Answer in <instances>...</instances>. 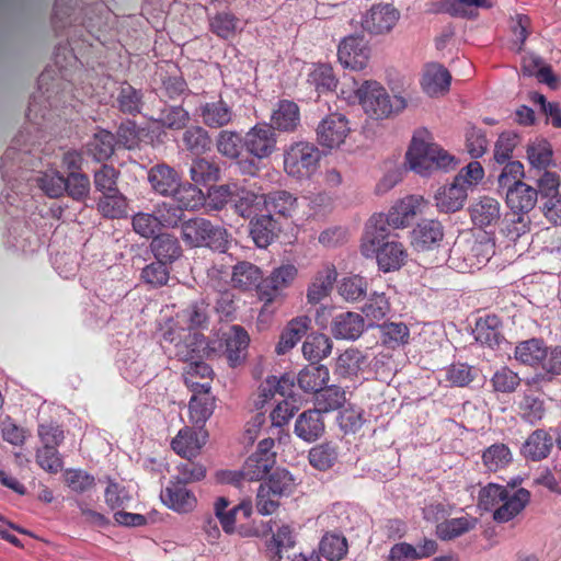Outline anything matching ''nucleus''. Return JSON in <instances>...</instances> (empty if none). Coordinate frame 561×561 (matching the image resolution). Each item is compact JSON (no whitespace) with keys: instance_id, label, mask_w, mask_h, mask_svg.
Here are the masks:
<instances>
[{"instance_id":"1","label":"nucleus","mask_w":561,"mask_h":561,"mask_svg":"<svg viewBox=\"0 0 561 561\" xmlns=\"http://www.w3.org/2000/svg\"><path fill=\"white\" fill-rule=\"evenodd\" d=\"M408 168L422 175L427 176L436 170H453L457 165L454 156L443 149L439 145L413 137L405 153Z\"/></svg>"},{"instance_id":"2","label":"nucleus","mask_w":561,"mask_h":561,"mask_svg":"<svg viewBox=\"0 0 561 561\" xmlns=\"http://www.w3.org/2000/svg\"><path fill=\"white\" fill-rule=\"evenodd\" d=\"M359 104L370 118L382 119L393 113L403 111L408 102L402 95H394L391 100L381 83L375 80H366L362 83Z\"/></svg>"},{"instance_id":"3","label":"nucleus","mask_w":561,"mask_h":561,"mask_svg":"<svg viewBox=\"0 0 561 561\" xmlns=\"http://www.w3.org/2000/svg\"><path fill=\"white\" fill-rule=\"evenodd\" d=\"M183 241L192 247H209L220 249L226 243L227 231L214 226L209 220L201 217L186 220L181 226Z\"/></svg>"},{"instance_id":"4","label":"nucleus","mask_w":561,"mask_h":561,"mask_svg":"<svg viewBox=\"0 0 561 561\" xmlns=\"http://www.w3.org/2000/svg\"><path fill=\"white\" fill-rule=\"evenodd\" d=\"M321 159L319 149L309 142H297L284 156V169L288 175L307 178L311 175Z\"/></svg>"},{"instance_id":"5","label":"nucleus","mask_w":561,"mask_h":561,"mask_svg":"<svg viewBox=\"0 0 561 561\" xmlns=\"http://www.w3.org/2000/svg\"><path fill=\"white\" fill-rule=\"evenodd\" d=\"M351 133L348 119L337 113L325 116L317 126L318 144L328 149L340 148Z\"/></svg>"},{"instance_id":"6","label":"nucleus","mask_w":561,"mask_h":561,"mask_svg":"<svg viewBox=\"0 0 561 561\" xmlns=\"http://www.w3.org/2000/svg\"><path fill=\"white\" fill-rule=\"evenodd\" d=\"M337 59L344 68L362 71L369 64L370 48L363 36L350 35L340 42Z\"/></svg>"},{"instance_id":"7","label":"nucleus","mask_w":561,"mask_h":561,"mask_svg":"<svg viewBox=\"0 0 561 561\" xmlns=\"http://www.w3.org/2000/svg\"><path fill=\"white\" fill-rule=\"evenodd\" d=\"M427 205V201L421 195H408L399 199L388 213L389 225L394 229L410 225L416 216L424 213Z\"/></svg>"},{"instance_id":"8","label":"nucleus","mask_w":561,"mask_h":561,"mask_svg":"<svg viewBox=\"0 0 561 561\" xmlns=\"http://www.w3.org/2000/svg\"><path fill=\"white\" fill-rule=\"evenodd\" d=\"M495 253V242L490 233L480 230L466 240L465 260L471 268H480Z\"/></svg>"},{"instance_id":"9","label":"nucleus","mask_w":561,"mask_h":561,"mask_svg":"<svg viewBox=\"0 0 561 561\" xmlns=\"http://www.w3.org/2000/svg\"><path fill=\"white\" fill-rule=\"evenodd\" d=\"M160 499L168 508L180 514H187L197 505L195 494L186 488V484L173 480L161 492Z\"/></svg>"},{"instance_id":"10","label":"nucleus","mask_w":561,"mask_h":561,"mask_svg":"<svg viewBox=\"0 0 561 561\" xmlns=\"http://www.w3.org/2000/svg\"><path fill=\"white\" fill-rule=\"evenodd\" d=\"M248 152L259 159L268 157L276 147L273 128L268 125H255L243 138Z\"/></svg>"},{"instance_id":"11","label":"nucleus","mask_w":561,"mask_h":561,"mask_svg":"<svg viewBox=\"0 0 561 561\" xmlns=\"http://www.w3.org/2000/svg\"><path fill=\"white\" fill-rule=\"evenodd\" d=\"M400 19V12L391 4L374 5L363 19V27L373 34L390 32Z\"/></svg>"},{"instance_id":"12","label":"nucleus","mask_w":561,"mask_h":561,"mask_svg":"<svg viewBox=\"0 0 561 561\" xmlns=\"http://www.w3.org/2000/svg\"><path fill=\"white\" fill-rule=\"evenodd\" d=\"M207 435L202 431H195L191 427H184L179 431L172 439V449L181 457L192 459L199 455L203 446L206 444Z\"/></svg>"},{"instance_id":"13","label":"nucleus","mask_w":561,"mask_h":561,"mask_svg":"<svg viewBox=\"0 0 561 561\" xmlns=\"http://www.w3.org/2000/svg\"><path fill=\"white\" fill-rule=\"evenodd\" d=\"M179 173L168 164H157L148 172V182L159 195L171 196L180 185Z\"/></svg>"},{"instance_id":"14","label":"nucleus","mask_w":561,"mask_h":561,"mask_svg":"<svg viewBox=\"0 0 561 561\" xmlns=\"http://www.w3.org/2000/svg\"><path fill=\"white\" fill-rule=\"evenodd\" d=\"M226 355L231 367L241 365L247 358V350L250 343V336L247 331L233 325L225 333Z\"/></svg>"},{"instance_id":"15","label":"nucleus","mask_w":561,"mask_h":561,"mask_svg":"<svg viewBox=\"0 0 561 561\" xmlns=\"http://www.w3.org/2000/svg\"><path fill=\"white\" fill-rule=\"evenodd\" d=\"M530 501V493L526 489H518L513 494L506 490L502 505L493 512V519L497 523H507L519 515Z\"/></svg>"},{"instance_id":"16","label":"nucleus","mask_w":561,"mask_h":561,"mask_svg":"<svg viewBox=\"0 0 561 561\" xmlns=\"http://www.w3.org/2000/svg\"><path fill=\"white\" fill-rule=\"evenodd\" d=\"M468 197V192L453 181L449 184L440 186L435 195L436 207L443 213H456L460 210Z\"/></svg>"},{"instance_id":"17","label":"nucleus","mask_w":561,"mask_h":561,"mask_svg":"<svg viewBox=\"0 0 561 561\" xmlns=\"http://www.w3.org/2000/svg\"><path fill=\"white\" fill-rule=\"evenodd\" d=\"M451 76L449 71L439 64L426 66L422 79V88L430 96H440L449 91Z\"/></svg>"},{"instance_id":"18","label":"nucleus","mask_w":561,"mask_h":561,"mask_svg":"<svg viewBox=\"0 0 561 561\" xmlns=\"http://www.w3.org/2000/svg\"><path fill=\"white\" fill-rule=\"evenodd\" d=\"M365 322L360 314L346 311L332 320L331 332L335 339L356 340L364 332Z\"/></svg>"},{"instance_id":"19","label":"nucleus","mask_w":561,"mask_h":561,"mask_svg":"<svg viewBox=\"0 0 561 561\" xmlns=\"http://www.w3.org/2000/svg\"><path fill=\"white\" fill-rule=\"evenodd\" d=\"M538 192L526 183H517L506 191V203L514 214L528 213L536 206Z\"/></svg>"},{"instance_id":"20","label":"nucleus","mask_w":561,"mask_h":561,"mask_svg":"<svg viewBox=\"0 0 561 561\" xmlns=\"http://www.w3.org/2000/svg\"><path fill=\"white\" fill-rule=\"evenodd\" d=\"M263 279V273L256 265L242 261L232 267L231 285L233 288L250 291L257 288Z\"/></svg>"},{"instance_id":"21","label":"nucleus","mask_w":561,"mask_h":561,"mask_svg":"<svg viewBox=\"0 0 561 561\" xmlns=\"http://www.w3.org/2000/svg\"><path fill=\"white\" fill-rule=\"evenodd\" d=\"M311 320L306 317H297L288 322L285 330L280 334L279 341L276 345V353L278 355L286 354L305 336L310 328Z\"/></svg>"},{"instance_id":"22","label":"nucleus","mask_w":561,"mask_h":561,"mask_svg":"<svg viewBox=\"0 0 561 561\" xmlns=\"http://www.w3.org/2000/svg\"><path fill=\"white\" fill-rule=\"evenodd\" d=\"M388 216L373 217L362 243V252L366 257L374 256L378 247L388 242Z\"/></svg>"},{"instance_id":"23","label":"nucleus","mask_w":561,"mask_h":561,"mask_svg":"<svg viewBox=\"0 0 561 561\" xmlns=\"http://www.w3.org/2000/svg\"><path fill=\"white\" fill-rule=\"evenodd\" d=\"M443 227L436 220H424L412 231V245L420 251L430 250L443 239Z\"/></svg>"},{"instance_id":"24","label":"nucleus","mask_w":561,"mask_h":561,"mask_svg":"<svg viewBox=\"0 0 561 561\" xmlns=\"http://www.w3.org/2000/svg\"><path fill=\"white\" fill-rule=\"evenodd\" d=\"M336 270L332 265H328L317 273L312 283L309 285L307 290V299L310 304H319L321 300L327 298L336 280Z\"/></svg>"},{"instance_id":"25","label":"nucleus","mask_w":561,"mask_h":561,"mask_svg":"<svg viewBox=\"0 0 561 561\" xmlns=\"http://www.w3.org/2000/svg\"><path fill=\"white\" fill-rule=\"evenodd\" d=\"M552 446L551 436L543 430H536L523 444L522 454L527 459L540 461L549 456Z\"/></svg>"},{"instance_id":"26","label":"nucleus","mask_w":561,"mask_h":561,"mask_svg":"<svg viewBox=\"0 0 561 561\" xmlns=\"http://www.w3.org/2000/svg\"><path fill=\"white\" fill-rule=\"evenodd\" d=\"M203 123L209 128H221L232 121V110L222 100L207 102L201 106Z\"/></svg>"},{"instance_id":"27","label":"nucleus","mask_w":561,"mask_h":561,"mask_svg":"<svg viewBox=\"0 0 561 561\" xmlns=\"http://www.w3.org/2000/svg\"><path fill=\"white\" fill-rule=\"evenodd\" d=\"M374 255L379 267L385 272L400 268L407 256L403 245L394 240L382 243Z\"/></svg>"},{"instance_id":"28","label":"nucleus","mask_w":561,"mask_h":561,"mask_svg":"<svg viewBox=\"0 0 561 561\" xmlns=\"http://www.w3.org/2000/svg\"><path fill=\"white\" fill-rule=\"evenodd\" d=\"M470 215L472 221L480 227L494 225L501 218L500 203L492 197H482L471 206Z\"/></svg>"},{"instance_id":"29","label":"nucleus","mask_w":561,"mask_h":561,"mask_svg":"<svg viewBox=\"0 0 561 561\" xmlns=\"http://www.w3.org/2000/svg\"><path fill=\"white\" fill-rule=\"evenodd\" d=\"M514 356L524 365L537 367L548 356V347L541 340L530 339L515 347Z\"/></svg>"},{"instance_id":"30","label":"nucleus","mask_w":561,"mask_h":561,"mask_svg":"<svg viewBox=\"0 0 561 561\" xmlns=\"http://www.w3.org/2000/svg\"><path fill=\"white\" fill-rule=\"evenodd\" d=\"M472 8H491V3L488 0H442L433 4V12L471 18Z\"/></svg>"},{"instance_id":"31","label":"nucleus","mask_w":561,"mask_h":561,"mask_svg":"<svg viewBox=\"0 0 561 561\" xmlns=\"http://www.w3.org/2000/svg\"><path fill=\"white\" fill-rule=\"evenodd\" d=\"M324 431L320 412L309 410L299 415L295 424V433L306 442L316 440Z\"/></svg>"},{"instance_id":"32","label":"nucleus","mask_w":561,"mask_h":561,"mask_svg":"<svg viewBox=\"0 0 561 561\" xmlns=\"http://www.w3.org/2000/svg\"><path fill=\"white\" fill-rule=\"evenodd\" d=\"M502 321L495 316H486L480 318L474 327L473 335L477 342L489 347H494L499 344L501 337Z\"/></svg>"},{"instance_id":"33","label":"nucleus","mask_w":561,"mask_h":561,"mask_svg":"<svg viewBox=\"0 0 561 561\" xmlns=\"http://www.w3.org/2000/svg\"><path fill=\"white\" fill-rule=\"evenodd\" d=\"M194 394L190 400V420L196 425L204 424L213 414L215 399L210 391L192 390Z\"/></svg>"},{"instance_id":"34","label":"nucleus","mask_w":561,"mask_h":561,"mask_svg":"<svg viewBox=\"0 0 561 561\" xmlns=\"http://www.w3.org/2000/svg\"><path fill=\"white\" fill-rule=\"evenodd\" d=\"M213 369L203 362H190L185 368V383L191 390L210 391Z\"/></svg>"},{"instance_id":"35","label":"nucleus","mask_w":561,"mask_h":561,"mask_svg":"<svg viewBox=\"0 0 561 561\" xmlns=\"http://www.w3.org/2000/svg\"><path fill=\"white\" fill-rule=\"evenodd\" d=\"M150 249L156 259L164 263H171L182 254L178 239L168 233L156 236L150 243Z\"/></svg>"},{"instance_id":"36","label":"nucleus","mask_w":561,"mask_h":561,"mask_svg":"<svg viewBox=\"0 0 561 561\" xmlns=\"http://www.w3.org/2000/svg\"><path fill=\"white\" fill-rule=\"evenodd\" d=\"M329 370L323 365H310L298 375L299 387L307 392L318 393L329 381Z\"/></svg>"},{"instance_id":"37","label":"nucleus","mask_w":561,"mask_h":561,"mask_svg":"<svg viewBox=\"0 0 561 561\" xmlns=\"http://www.w3.org/2000/svg\"><path fill=\"white\" fill-rule=\"evenodd\" d=\"M265 209L271 214L275 213L289 217L297 208V198L286 191H275L262 195Z\"/></svg>"},{"instance_id":"38","label":"nucleus","mask_w":561,"mask_h":561,"mask_svg":"<svg viewBox=\"0 0 561 561\" xmlns=\"http://www.w3.org/2000/svg\"><path fill=\"white\" fill-rule=\"evenodd\" d=\"M251 236L259 248L268 247L277 236V225L271 215H262L251 222Z\"/></svg>"},{"instance_id":"39","label":"nucleus","mask_w":561,"mask_h":561,"mask_svg":"<svg viewBox=\"0 0 561 561\" xmlns=\"http://www.w3.org/2000/svg\"><path fill=\"white\" fill-rule=\"evenodd\" d=\"M299 107L296 103L283 100L273 112L272 122L280 130H293L299 124Z\"/></svg>"},{"instance_id":"40","label":"nucleus","mask_w":561,"mask_h":561,"mask_svg":"<svg viewBox=\"0 0 561 561\" xmlns=\"http://www.w3.org/2000/svg\"><path fill=\"white\" fill-rule=\"evenodd\" d=\"M477 522V518L471 516L447 519L437 525L436 535L442 540H451L472 530L476 527Z\"/></svg>"},{"instance_id":"41","label":"nucleus","mask_w":561,"mask_h":561,"mask_svg":"<svg viewBox=\"0 0 561 561\" xmlns=\"http://www.w3.org/2000/svg\"><path fill=\"white\" fill-rule=\"evenodd\" d=\"M190 178L196 185L216 182L220 178V169L214 161L195 158L190 167Z\"/></svg>"},{"instance_id":"42","label":"nucleus","mask_w":561,"mask_h":561,"mask_svg":"<svg viewBox=\"0 0 561 561\" xmlns=\"http://www.w3.org/2000/svg\"><path fill=\"white\" fill-rule=\"evenodd\" d=\"M319 551L330 561H340L347 554V539L335 533H327L319 543Z\"/></svg>"},{"instance_id":"43","label":"nucleus","mask_w":561,"mask_h":561,"mask_svg":"<svg viewBox=\"0 0 561 561\" xmlns=\"http://www.w3.org/2000/svg\"><path fill=\"white\" fill-rule=\"evenodd\" d=\"M346 401L345 391L336 386L322 388L316 394V410L321 412H331L343 407Z\"/></svg>"},{"instance_id":"44","label":"nucleus","mask_w":561,"mask_h":561,"mask_svg":"<svg viewBox=\"0 0 561 561\" xmlns=\"http://www.w3.org/2000/svg\"><path fill=\"white\" fill-rule=\"evenodd\" d=\"M332 342L324 334L309 336L302 344V354L310 362H319L330 355Z\"/></svg>"},{"instance_id":"45","label":"nucleus","mask_w":561,"mask_h":561,"mask_svg":"<svg viewBox=\"0 0 561 561\" xmlns=\"http://www.w3.org/2000/svg\"><path fill=\"white\" fill-rule=\"evenodd\" d=\"M275 461L271 458H263L252 454L244 462L240 474L249 481L262 480L273 468Z\"/></svg>"},{"instance_id":"46","label":"nucleus","mask_w":561,"mask_h":561,"mask_svg":"<svg viewBox=\"0 0 561 561\" xmlns=\"http://www.w3.org/2000/svg\"><path fill=\"white\" fill-rule=\"evenodd\" d=\"M512 459L511 449L502 443L491 445L482 454L483 465L493 472L506 467Z\"/></svg>"},{"instance_id":"47","label":"nucleus","mask_w":561,"mask_h":561,"mask_svg":"<svg viewBox=\"0 0 561 561\" xmlns=\"http://www.w3.org/2000/svg\"><path fill=\"white\" fill-rule=\"evenodd\" d=\"M365 363V356L356 348L345 350L336 359L335 370L343 377L357 376Z\"/></svg>"},{"instance_id":"48","label":"nucleus","mask_w":561,"mask_h":561,"mask_svg":"<svg viewBox=\"0 0 561 561\" xmlns=\"http://www.w3.org/2000/svg\"><path fill=\"white\" fill-rule=\"evenodd\" d=\"M114 148L115 136L107 130L94 134V137L88 145L89 152L96 161L107 160L113 154Z\"/></svg>"},{"instance_id":"49","label":"nucleus","mask_w":561,"mask_h":561,"mask_svg":"<svg viewBox=\"0 0 561 561\" xmlns=\"http://www.w3.org/2000/svg\"><path fill=\"white\" fill-rule=\"evenodd\" d=\"M182 209H195L204 202V194L196 184L182 183L172 195Z\"/></svg>"},{"instance_id":"50","label":"nucleus","mask_w":561,"mask_h":561,"mask_svg":"<svg viewBox=\"0 0 561 561\" xmlns=\"http://www.w3.org/2000/svg\"><path fill=\"white\" fill-rule=\"evenodd\" d=\"M379 328L381 330V341L383 345L390 348L404 345L409 341V328L402 322H387Z\"/></svg>"},{"instance_id":"51","label":"nucleus","mask_w":561,"mask_h":561,"mask_svg":"<svg viewBox=\"0 0 561 561\" xmlns=\"http://www.w3.org/2000/svg\"><path fill=\"white\" fill-rule=\"evenodd\" d=\"M99 211L107 218H122L127 214V199L119 192L103 195L98 203Z\"/></svg>"},{"instance_id":"52","label":"nucleus","mask_w":561,"mask_h":561,"mask_svg":"<svg viewBox=\"0 0 561 561\" xmlns=\"http://www.w3.org/2000/svg\"><path fill=\"white\" fill-rule=\"evenodd\" d=\"M183 142L187 150L202 154L211 147V138L207 130L201 126H193L183 134Z\"/></svg>"},{"instance_id":"53","label":"nucleus","mask_w":561,"mask_h":561,"mask_svg":"<svg viewBox=\"0 0 561 561\" xmlns=\"http://www.w3.org/2000/svg\"><path fill=\"white\" fill-rule=\"evenodd\" d=\"M243 138L233 130H221L216 139L217 150L229 159H237L240 156Z\"/></svg>"},{"instance_id":"54","label":"nucleus","mask_w":561,"mask_h":561,"mask_svg":"<svg viewBox=\"0 0 561 561\" xmlns=\"http://www.w3.org/2000/svg\"><path fill=\"white\" fill-rule=\"evenodd\" d=\"M531 220L529 215L512 214L506 219L503 233L510 242L515 243L522 237L528 236L530 232Z\"/></svg>"},{"instance_id":"55","label":"nucleus","mask_w":561,"mask_h":561,"mask_svg":"<svg viewBox=\"0 0 561 561\" xmlns=\"http://www.w3.org/2000/svg\"><path fill=\"white\" fill-rule=\"evenodd\" d=\"M527 158L534 168L545 171L548 167L553 164L552 147L546 140L533 144L527 149Z\"/></svg>"},{"instance_id":"56","label":"nucleus","mask_w":561,"mask_h":561,"mask_svg":"<svg viewBox=\"0 0 561 561\" xmlns=\"http://www.w3.org/2000/svg\"><path fill=\"white\" fill-rule=\"evenodd\" d=\"M260 486L272 489L282 495L287 496L294 490L295 480L289 471L283 468H277L263 483L260 484Z\"/></svg>"},{"instance_id":"57","label":"nucleus","mask_w":561,"mask_h":561,"mask_svg":"<svg viewBox=\"0 0 561 561\" xmlns=\"http://www.w3.org/2000/svg\"><path fill=\"white\" fill-rule=\"evenodd\" d=\"M337 459L336 448L325 443L312 447L309 451V461L319 470H328Z\"/></svg>"},{"instance_id":"58","label":"nucleus","mask_w":561,"mask_h":561,"mask_svg":"<svg viewBox=\"0 0 561 561\" xmlns=\"http://www.w3.org/2000/svg\"><path fill=\"white\" fill-rule=\"evenodd\" d=\"M185 459V461L176 466V474L173 481L187 484L203 480L206 477L205 466L199 462H194L188 458Z\"/></svg>"},{"instance_id":"59","label":"nucleus","mask_w":561,"mask_h":561,"mask_svg":"<svg viewBox=\"0 0 561 561\" xmlns=\"http://www.w3.org/2000/svg\"><path fill=\"white\" fill-rule=\"evenodd\" d=\"M118 176L119 172L116 171L113 167L107 164L103 165L94 174V185L96 191L101 192L102 196L119 193L117 187Z\"/></svg>"},{"instance_id":"60","label":"nucleus","mask_w":561,"mask_h":561,"mask_svg":"<svg viewBox=\"0 0 561 561\" xmlns=\"http://www.w3.org/2000/svg\"><path fill=\"white\" fill-rule=\"evenodd\" d=\"M156 122L167 128L182 129L190 122V114L182 106H169L161 111Z\"/></svg>"},{"instance_id":"61","label":"nucleus","mask_w":561,"mask_h":561,"mask_svg":"<svg viewBox=\"0 0 561 561\" xmlns=\"http://www.w3.org/2000/svg\"><path fill=\"white\" fill-rule=\"evenodd\" d=\"M67 486L76 493H85L95 486V478L81 469H69L65 472Z\"/></svg>"},{"instance_id":"62","label":"nucleus","mask_w":561,"mask_h":561,"mask_svg":"<svg viewBox=\"0 0 561 561\" xmlns=\"http://www.w3.org/2000/svg\"><path fill=\"white\" fill-rule=\"evenodd\" d=\"M238 19L227 12L216 14L209 22L210 30L221 38H230L238 30Z\"/></svg>"},{"instance_id":"63","label":"nucleus","mask_w":561,"mask_h":561,"mask_svg":"<svg viewBox=\"0 0 561 561\" xmlns=\"http://www.w3.org/2000/svg\"><path fill=\"white\" fill-rule=\"evenodd\" d=\"M38 186L49 197H59L66 191V179L56 170H48L37 179Z\"/></svg>"},{"instance_id":"64","label":"nucleus","mask_w":561,"mask_h":561,"mask_svg":"<svg viewBox=\"0 0 561 561\" xmlns=\"http://www.w3.org/2000/svg\"><path fill=\"white\" fill-rule=\"evenodd\" d=\"M366 291V282L357 275L343 278L339 285V294L347 301H356L363 298Z\"/></svg>"}]
</instances>
